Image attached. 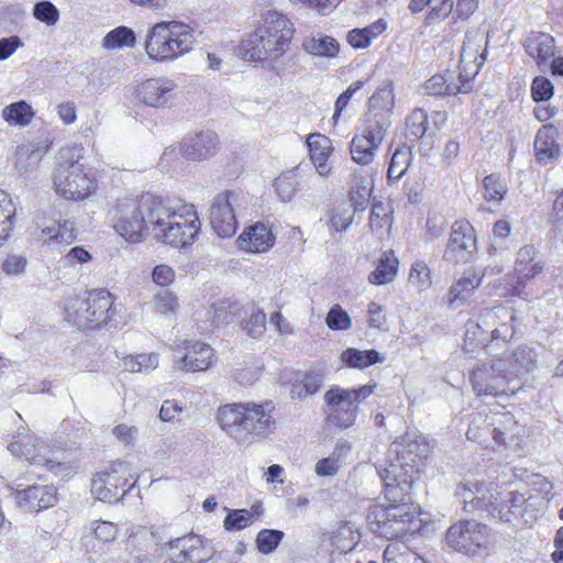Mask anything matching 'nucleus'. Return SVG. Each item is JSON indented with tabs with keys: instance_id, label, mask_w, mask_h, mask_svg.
Instances as JSON below:
<instances>
[{
	"instance_id": "34",
	"label": "nucleus",
	"mask_w": 563,
	"mask_h": 563,
	"mask_svg": "<svg viewBox=\"0 0 563 563\" xmlns=\"http://www.w3.org/2000/svg\"><path fill=\"white\" fill-rule=\"evenodd\" d=\"M373 186L374 181L372 175L363 173L362 170H355L353 173L349 196L354 212L364 211L366 209Z\"/></svg>"
},
{
	"instance_id": "56",
	"label": "nucleus",
	"mask_w": 563,
	"mask_h": 563,
	"mask_svg": "<svg viewBox=\"0 0 563 563\" xmlns=\"http://www.w3.org/2000/svg\"><path fill=\"white\" fill-rule=\"evenodd\" d=\"M153 303L156 312L164 316L175 313L178 308L176 295L166 288H162L154 295Z\"/></svg>"
},
{
	"instance_id": "27",
	"label": "nucleus",
	"mask_w": 563,
	"mask_h": 563,
	"mask_svg": "<svg viewBox=\"0 0 563 563\" xmlns=\"http://www.w3.org/2000/svg\"><path fill=\"white\" fill-rule=\"evenodd\" d=\"M522 45L526 53L537 63L539 69L544 71L555 54L554 37L544 32L531 31L525 37Z\"/></svg>"
},
{
	"instance_id": "42",
	"label": "nucleus",
	"mask_w": 563,
	"mask_h": 563,
	"mask_svg": "<svg viewBox=\"0 0 563 563\" xmlns=\"http://www.w3.org/2000/svg\"><path fill=\"white\" fill-rule=\"evenodd\" d=\"M323 383V376L320 372H306L291 386L290 394L292 398L303 399L316 394Z\"/></svg>"
},
{
	"instance_id": "9",
	"label": "nucleus",
	"mask_w": 563,
	"mask_h": 563,
	"mask_svg": "<svg viewBox=\"0 0 563 563\" xmlns=\"http://www.w3.org/2000/svg\"><path fill=\"white\" fill-rule=\"evenodd\" d=\"M445 541L454 551L474 556L486 548L488 528L474 520H461L448 529Z\"/></svg>"
},
{
	"instance_id": "17",
	"label": "nucleus",
	"mask_w": 563,
	"mask_h": 563,
	"mask_svg": "<svg viewBox=\"0 0 563 563\" xmlns=\"http://www.w3.org/2000/svg\"><path fill=\"white\" fill-rule=\"evenodd\" d=\"M387 132L377 124L366 125L361 134L353 136L350 144V153L353 162L358 165L367 166L376 157L379 146L383 144Z\"/></svg>"
},
{
	"instance_id": "43",
	"label": "nucleus",
	"mask_w": 563,
	"mask_h": 563,
	"mask_svg": "<svg viewBox=\"0 0 563 563\" xmlns=\"http://www.w3.org/2000/svg\"><path fill=\"white\" fill-rule=\"evenodd\" d=\"M341 360L350 367L365 368L369 365L383 362L384 356L376 350L360 351L354 347H349L342 352Z\"/></svg>"
},
{
	"instance_id": "64",
	"label": "nucleus",
	"mask_w": 563,
	"mask_h": 563,
	"mask_svg": "<svg viewBox=\"0 0 563 563\" xmlns=\"http://www.w3.org/2000/svg\"><path fill=\"white\" fill-rule=\"evenodd\" d=\"M424 89L431 96H450L451 84L442 75H434L426 81Z\"/></svg>"
},
{
	"instance_id": "26",
	"label": "nucleus",
	"mask_w": 563,
	"mask_h": 563,
	"mask_svg": "<svg viewBox=\"0 0 563 563\" xmlns=\"http://www.w3.org/2000/svg\"><path fill=\"white\" fill-rule=\"evenodd\" d=\"M492 439L497 446H518L523 435V427L520 426L510 412L492 413Z\"/></svg>"
},
{
	"instance_id": "5",
	"label": "nucleus",
	"mask_w": 563,
	"mask_h": 563,
	"mask_svg": "<svg viewBox=\"0 0 563 563\" xmlns=\"http://www.w3.org/2000/svg\"><path fill=\"white\" fill-rule=\"evenodd\" d=\"M84 147L77 144L62 147L53 173L56 194L67 200H84L96 189V181L80 163Z\"/></svg>"
},
{
	"instance_id": "38",
	"label": "nucleus",
	"mask_w": 563,
	"mask_h": 563,
	"mask_svg": "<svg viewBox=\"0 0 563 563\" xmlns=\"http://www.w3.org/2000/svg\"><path fill=\"white\" fill-rule=\"evenodd\" d=\"M367 519L371 523H376L378 532L387 538H397L404 533L402 528L393 527L388 504L372 506L367 514Z\"/></svg>"
},
{
	"instance_id": "40",
	"label": "nucleus",
	"mask_w": 563,
	"mask_h": 563,
	"mask_svg": "<svg viewBox=\"0 0 563 563\" xmlns=\"http://www.w3.org/2000/svg\"><path fill=\"white\" fill-rule=\"evenodd\" d=\"M492 415L487 416L482 412L472 415V419L466 431V438L471 441L488 446V438L492 437Z\"/></svg>"
},
{
	"instance_id": "10",
	"label": "nucleus",
	"mask_w": 563,
	"mask_h": 563,
	"mask_svg": "<svg viewBox=\"0 0 563 563\" xmlns=\"http://www.w3.org/2000/svg\"><path fill=\"white\" fill-rule=\"evenodd\" d=\"M498 357L492 358L488 362H478L472 371L471 382L474 391L478 396H494L498 397L507 395L508 391L515 393V388H510V378L500 368L504 366L496 365Z\"/></svg>"
},
{
	"instance_id": "39",
	"label": "nucleus",
	"mask_w": 563,
	"mask_h": 563,
	"mask_svg": "<svg viewBox=\"0 0 563 563\" xmlns=\"http://www.w3.org/2000/svg\"><path fill=\"white\" fill-rule=\"evenodd\" d=\"M398 260L391 253H384L376 268L368 275V282L373 285H386L393 282L397 275Z\"/></svg>"
},
{
	"instance_id": "19",
	"label": "nucleus",
	"mask_w": 563,
	"mask_h": 563,
	"mask_svg": "<svg viewBox=\"0 0 563 563\" xmlns=\"http://www.w3.org/2000/svg\"><path fill=\"white\" fill-rule=\"evenodd\" d=\"M537 351L527 344H521L510 353H504L498 357L496 365L504 366L500 371L507 373L512 382L533 372L537 368Z\"/></svg>"
},
{
	"instance_id": "62",
	"label": "nucleus",
	"mask_w": 563,
	"mask_h": 563,
	"mask_svg": "<svg viewBox=\"0 0 563 563\" xmlns=\"http://www.w3.org/2000/svg\"><path fill=\"white\" fill-rule=\"evenodd\" d=\"M364 86L363 80L353 81L345 91H343L336 99L334 104V113L332 119L336 122L341 112L347 107L350 100L355 96L357 91Z\"/></svg>"
},
{
	"instance_id": "63",
	"label": "nucleus",
	"mask_w": 563,
	"mask_h": 563,
	"mask_svg": "<svg viewBox=\"0 0 563 563\" xmlns=\"http://www.w3.org/2000/svg\"><path fill=\"white\" fill-rule=\"evenodd\" d=\"M353 221V216L349 212L345 206H338L333 209L330 218V225L336 231L341 232L346 230Z\"/></svg>"
},
{
	"instance_id": "21",
	"label": "nucleus",
	"mask_w": 563,
	"mask_h": 563,
	"mask_svg": "<svg viewBox=\"0 0 563 563\" xmlns=\"http://www.w3.org/2000/svg\"><path fill=\"white\" fill-rule=\"evenodd\" d=\"M483 322L490 329L489 343L494 341L508 342L516 334L517 317L512 309L495 307L483 312Z\"/></svg>"
},
{
	"instance_id": "32",
	"label": "nucleus",
	"mask_w": 563,
	"mask_h": 563,
	"mask_svg": "<svg viewBox=\"0 0 563 563\" xmlns=\"http://www.w3.org/2000/svg\"><path fill=\"white\" fill-rule=\"evenodd\" d=\"M558 130L551 124L543 125L534 140V154L541 164L555 161L560 155V146L556 143Z\"/></svg>"
},
{
	"instance_id": "44",
	"label": "nucleus",
	"mask_w": 563,
	"mask_h": 563,
	"mask_svg": "<svg viewBox=\"0 0 563 563\" xmlns=\"http://www.w3.org/2000/svg\"><path fill=\"white\" fill-rule=\"evenodd\" d=\"M456 494L461 497L464 509L467 512H472L476 509L486 508L490 510L492 503H495L493 500V494H489V496L483 495H475L472 482L462 483Z\"/></svg>"
},
{
	"instance_id": "23",
	"label": "nucleus",
	"mask_w": 563,
	"mask_h": 563,
	"mask_svg": "<svg viewBox=\"0 0 563 563\" xmlns=\"http://www.w3.org/2000/svg\"><path fill=\"white\" fill-rule=\"evenodd\" d=\"M169 548L179 550L176 560L180 563H206L213 556V550L208 541L197 534L172 540Z\"/></svg>"
},
{
	"instance_id": "15",
	"label": "nucleus",
	"mask_w": 563,
	"mask_h": 563,
	"mask_svg": "<svg viewBox=\"0 0 563 563\" xmlns=\"http://www.w3.org/2000/svg\"><path fill=\"white\" fill-rule=\"evenodd\" d=\"M382 478L385 484L384 493L388 504L410 503L413 484V473L402 470V463H390Z\"/></svg>"
},
{
	"instance_id": "29",
	"label": "nucleus",
	"mask_w": 563,
	"mask_h": 563,
	"mask_svg": "<svg viewBox=\"0 0 563 563\" xmlns=\"http://www.w3.org/2000/svg\"><path fill=\"white\" fill-rule=\"evenodd\" d=\"M484 274L475 269H467L461 278L452 284L449 290L448 306L457 309L465 305L473 296L475 289L482 284Z\"/></svg>"
},
{
	"instance_id": "33",
	"label": "nucleus",
	"mask_w": 563,
	"mask_h": 563,
	"mask_svg": "<svg viewBox=\"0 0 563 563\" xmlns=\"http://www.w3.org/2000/svg\"><path fill=\"white\" fill-rule=\"evenodd\" d=\"M307 145L317 173L322 177L329 176L331 167L327 162L332 152L331 140L322 134H310L307 139Z\"/></svg>"
},
{
	"instance_id": "11",
	"label": "nucleus",
	"mask_w": 563,
	"mask_h": 563,
	"mask_svg": "<svg viewBox=\"0 0 563 563\" xmlns=\"http://www.w3.org/2000/svg\"><path fill=\"white\" fill-rule=\"evenodd\" d=\"M177 95V84L166 77H153L137 84L135 98L146 107L165 109L170 107Z\"/></svg>"
},
{
	"instance_id": "8",
	"label": "nucleus",
	"mask_w": 563,
	"mask_h": 563,
	"mask_svg": "<svg viewBox=\"0 0 563 563\" xmlns=\"http://www.w3.org/2000/svg\"><path fill=\"white\" fill-rule=\"evenodd\" d=\"M111 294L104 289L89 292L85 299L73 298L65 308L66 318L78 328L100 325L111 318Z\"/></svg>"
},
{
	"instance_id": "45",
	"label": "nucleus",
	"mask_w": 563,
	"mask_h": 563,
	"mask_svg": "<svg viewBox=\"0 0 563 563\" xmlns=\"http://www.w3.org/2000/svg\"><path fill=\"white\" fill-rule=\"evenodd\" d=\"M34 117L32 107L23 101H16L2 109V118L9 125L26 126Z\"/></svg>"
},
{
	"instance_id": "54",
	"label": "nucleus",
	"mask_w": 563,
	"mask_h": 563,
	"mask_svg": "<svg viewBox=\"0 0 563 563\" xmlns=\"http://www.w3.org/2000/svg\"><path fill=\"white\" fill-rule=\"evenodd\" d=\"M389 208L378 201L373 203L369 214V227L373 232L382 233L385 229L390 227Z\"/></svg>"
},
{
	"instance_id": "37",
	"label": "nucleus",
	"mask_w": 563,
	"mask_h": 563,
	"mask_svg": "<svg viewBox=\"0 0 563 563\" xmlns=\"http://www.w3.org/2000/svg\"><path fill=\"white\" fill-rule=\"evenodd\" d=\"M41 239L44 243H71L75 240L74 223L65 221L48 220L41 224Z\"/></svg>"
},
{
	"instance_id": "31",
	"label": "nucleus",
	"mask_w": 563,
	"mask_h": 563,
	"mask_svg": "<svg viewBox=\"0 0 563 563\" xmlns=\"http://www.w3.org/2000/svg\"><path fill=\"white\" fill-rule=\"evenodd\" d=\"M488 37L481 29L467 31L461 51V62L474 63L481 67L486 59Z\"/></svg>"
},
{
	"instance_id": "60",
	"label": "nucleus",
	"mask_w": 563,
	"mask_h": 563,
	"mask_svg": "<svg viewBox=\"0 0 563 563\" xmlns=\"http://www.w3.org/2000/svg\"><path fill=\"white\" fill-rule=\"evenodd\" d=\"M244 330L253 338L261 336L266 330V316L258 309H253L244 322Z\"/></svg>"
},
{
	"instance_id": "28",
	"label": "nucleus",
	"mask_w": 563,
	"mask_h": 563,
	"mask_svg": "<svg viewBox=\"0 0 563 563\" xmlns=\"http://www.w3.org/2000/svg\"><path fill=\"white\" fill-rule=\"evenodd\" d=\"M238 244L241 250L264 253L275 244V235L265 223L256 222L240 234Z\"/></svg>"
},
{
	"instance_id": "55",
	"label": "nucleus",
	"mask_w": 563,
	"mask_h": 563,
	"mask_svg": "<svg viewBox=\"0 0 563 563\" xmlns=\"http://www.w3.org/2000/svg\"><path fill=\"white\" fill-rule=\"evenodd\" d=\"M33 16L47 26H54L59 20V11L53 2L43 0L34 4Z\"/></svg>"
},
{
	"instance_id": "47",
	"label": "nucleus",
	"mask_w": 563,
	"mask_h": 563,
	"mask_svg": "<svg viewBox=\"0 0 563 563\" xmlns=\"http://www.w3.org/2000/svg\"><path fill=\"white\" fill-rule=\"evenodd\" d=\"M428 128L427 112L417 108L406 119L405 135L409 141L417 142L426 135Z\"/></svg>"
},
{
	"instance_id": "41",
	"label": "nucleus",
	"mask_w": 563,
	"mask_h": 563,
	"mask_svg": "<svg viewBox=\"0 0 563 563\" xmlns=\"http://www.w3.org/2000/svg\"><path fill=\"white\" fill-rule=\"evenodd\" d=\"M303 49L316 56L334 57L339 53V43L328 35L309 36L302 42Z\"/></svg>"
},
{
	"instance_id": "4",
	"label": "nucleus",
	"mask_w": 563,
	"mask_h": 563,
	"mask_svg": "<svg viewBox=\"0 0 563 563\" xmlns=\"http://www.w3.org/2000/svg\"><path fill=\"white\" fill-rule=\"evenodd\" d=\"M159 209L166 212L159 214L158 224L153 225L155 238L175 247L192 243L201 225L194 205L162 197Z\"/></svg>"
},
{
	"instance_id": "20",
	"label": "nucleus",
	"mask_w": 563,
	"mask_h": 563,
	"mask_svg": "<svg viewBox=\"0 0 563 563\" xmlns=\"http://www.w3.org/2000/svg\"><path fill=\"white\" fill-rule=\"evenodd\" d=\"M395 104V96L390 85L378 88L367 101L366 125L382 126V130H388L390 125V114Z\"/></svg>"
},
{
	"instance_id": "6",
	"label": "nucleus",
	"mask_w": 563,
	"mask_h": 563,
	"mask_svg": "<svg viewBox=\"0 0 563 563\" xmlns=\"http://www.w3.org/2000/svg\"><path fill=\"white\" fill-rule=\"evenodd\" d=\"M194 44L195 36L189 25L179 21H163L151 27L145 51L150 58L166 62L190 52Z\"/></svg>"
},
{
	"instance_id": "16",
	"label": "nucleus",
	"mask_w": 563,
	"mask_h": 563,
	"mask_svg": "<svg viewBox=\"0 0 563 563\" xmlns=\"http://www.w3.org/2000/svg\"><path fill=\"white\" fill-rule=\"evenodd\" d=\"M128 471L124 462L115 461L109 471L98 473L91 481V494L101 501L119 499V489L128 482L123 474Z\"/></svg>"
},
{
	"instance_id": "2",
	"label": "nucleus",
	"mask_w": 563,
	"mask_h": 563,
	"mask_svg": "<svg viewBox=\"0 0 563 563\" xmlns=\"http://www.w3.org/2000/svg\"><path fill=\"white\" fill-rule=\"evenodd\" d=\"M161 200L152 192L119 199L110 211L115 232L129 242H141L148 229L158 224L159 214L166 212L159 209Z\"/></svg>"
},
{
	"instance_id": "52",
	"label": "nucleus",
	"mask_w": 563,
	"mask_h": 563,
	"mask_svg": "<svg viewBox=\"0 0 563 563\" xmlns=\"http://www.w3.org/2000/svg\"><path fill=\"white\" fill-rule=\"evenodd\" d=\"M284 538V532L276 529H262L255 539L257 550L263 554L273 553Z\"/></svg>"
},
{
	"instance_id": "36",
	"label": "nucleus",
	"mask_w": 563,
	"mask_h": 563,
	"mask_svg": "<svg viewBox=\"0 0 563 563\" xmlns=\"http://www.w3.org/2000/svg\"><path fill=\"white\" fill-rule=\"evenodd\" d=\"M483 312L476 319H471L465 324L464 349L473 352L474 347H486L489 344L490 329L483 322Z\"/></svg>"
},
{
	"instance_id": "7",
	"label": "nucleus",
	"mask_w": 563,
	"mask_h": 563,
	"mask_svg": "<svg viewBox=\"0 0 563 563\" xmlns=\"http://www.w3.org/2000/svg\"><path fill=\"white\" fill-rule=\"evenodd\" d=\"M375 385H364L357 389H344L332 386L324 394L328 406V420L338 427L347 428L353 424L358 412L360 404L375 389Z\"/></svg>"
},
{
	"instance_id": "22",
	"label": "nucleus",
	"mask_w": 563,
	"mask_h": 563,
	"mask_svg": "<svg viewBox=\"0 0 563 563\" xmlns=\"http://www.w3.org/2000/svg\"><path fill=\"white\" fill-rule=\"evenodd\" d=\"M218 135L210 130L186 135L180 143L181 155L190 161H203L217 154Z\"/></svg>"
},
{
	"instance_id": "53",
	"label": "nucleus",
	"mask_w": 563,
	"mask_h": 563,
	"mask_svg": "<svg viewBox=\"0 0 563 563\" xmlns=\"http://www.w3.org/2000/svg\"><path fill=\"white\" fill-rule=\"evenodd\" d=\"M41 159L38 148L32 144L19 146L15 154V167L21 173H25L30 167H34Z\"/></svg>"
},
{
	"instance_id": "30",
	"label": "nucleus",
	"mask_w": 563,
	"mask_h": 563,
	"mask_svg": "<svg viewBox=\"0 0 563 563\" xmlns=\"http://www.w3.org/2000/svg\"><path fill=\"white\" fill-rule=\"evenodd\" d=\"M214 358L213 349L202 342H194L187 346L186 354L179 360V368L187 372H200L208 369Z\"/></svg>"
},
{
	"instance_id": "24",
	"label": "nucleus",
	"mask_w": 563,
	"mask_h": 563,
	"mask_svg": "<svg viewBox=\"0 0 563 563\" xmlns=\"http://www.w3.org/2000/svg\"><path fill=\"white\" fill-rule=\"evenodd\" d=\"M395 444L401 446L397 450L398 457L395 463H402V470H408L410 473L415 472L413 464L418 460L427 459L431 452V446L426 438L415 432H407Z\"/></svg>"
},
{
	"instance_id": "14",
	"label": "nucleus",
	"mask_w": 563,
	"mask_h": 563,
	"mask_svg": "<svg viewBox=\"0 0 563 563\" xmlns=\"http://www.w3.org/2000/svg\"><path fill=\"white\" fill-rule=\"evenodd\" d=\"M8 449L14 456L24 457L34 465H43L51 472L58 473L62 467L60 462L42 454V451L46 449L45 445L36 443L35 437L25 430L18 431L13 435V441L8 445Z\"/></svg>"
},
{
	"instance_id": "35",
	"label": "nucleus",
	"mask_w": 563,
	"mask_h": 563,
	"mask_svg": "<svg viewBox=\"0 0 563 563\" xmlns=\"http://www.w3.org/2000/svg\"><path fill=\"white\" fill-rule=\"evenodd\" d=\"M490 511H497L500 520L509 522L511 517L518 514L523 506L526 498L518 492H500L493 494Z\"/></svg>"
},
{
	"instance_id": "13",
	"label": "nucleus",
	"mask_w": 563,
	"mask_h": 563,
	"mask_svg": "<svg viewBox=\"0 0 563 563\" xmlns=\"http://www.w3.org/2000/svg\"><path fill=\"white\" fill-rule=\"evenodd\" d=\"M239 195L234 191H225L214 197L210 208V223L213 231L220 238L232 236L238 228L235 207Z\"/></svg>"
},
{
	"instance_id": "58",
	"label": "nucleus",
	"mask_w": 563,
	"mask_h": 563,
	"mask_svg": "<svg viewBox=\"0 0 563 563\" xmlns=\"http://www.w3.org/2000/svg\"><path fill=\"white\" fill-rule=\"evenodd\" d=\"M253 514L247 509L230 510L224 518L223 526L227 530H242L253 522Z\"/></svg>"
},
{
	"instance_id": "12",
	"label": "nucleus",
	"mask_w": 563,
	"mask_h": 563,
	"mask_svg": "<svg viewBox=\"0 0 563 563\" xmlns=\"http://www.w3.org/2000/svg\"><path fill=\"white\" fill-rule=\"evenodd\" d=\"M476 251V236L472 224L465 221H455L451 228L443 260L451 264L466 263Z\"/></svg>"
},
{
	"instance_id": "18",
	"label": "nucleus",
	"mask_w": 563,
	"mask_h": 563,
	"mask_svg": "<svg viewBox=\"0 0 563 563\" xmlns=\"http://www.w3.org/2000/svg\"><path fill=\"white\" fill-rule=\"evenodd\" d=\"M537 249L531 244L523 245L518 250L514 266L517 277V284L512 288L515 296L522 297L527 283L543 272L544 263L537 260Z\"/></svg>"
},
{
	"instance_id": "59",
	"label": "nucleus",
	"mask_w": 563,
	"mask_h": 563,
	"mask_svg": "<svg viewBox=\"0 0 563 563\" xmlns=\"http://www.w3.org/2000/svg\"><path fill=\"white\" fill-rule=\"evenodd\" d=\"M325 323L331 330L335 331L349 330L352 327L349 313L340 305L331 307L327 314Z\"/></svg>"
},
{
	"instance_id": "48",
	"label": "nucleus",
	"mask_w": 563,
	"mask_h": 563,
	"mask_svg": "<svg viewBox=\"0 0 563 563\" xmlns=\"http://www.w3.org/2000/svg\"><path fill=\"white\" fill-rule=\"evenodd\" d=\"M484 199L499 205L506 194L507 186L499 175L490 174L483 179Z\"/></svg>"
},
{
	"instance_id": "46",
	"label": "nucleus",
	"mask_w": 563,
	"mask_h": 563,
	"mask_svg": "<svg viewBox=\"0 0 563 563\" xmlns=\"http://www.w3.org/2000/svg\"><path fill=\"white\" fill-rule=\"evenodd\" d=\"M412 158L411 148L408 145L399 146L391 155L388 170H387V179L388 181L400 179L408 167L410 166Z\"/></svg>"
},
{
	"instance_id": "3",
	"label": "nucleus",
	"mask_w": 563,
	"mask_h": 563,
	"mask_svg": "<svg viewBox=\"0 0 563 563\" xmlns=\"http://www.w3.org/2000/svg\"><path fill=\"white\" fill-rule=\"evenodd\" d=\"M269 402H233L220 406L216 419L221 429L240 441L267 437L275 428Z\"/></svg>"
},
{
	"instance_id": "57",
	"label": "nucleus",
	"mask_w": 563,
	"mask_h": 563,
	"mask_svg": "<svg viewBox=\"0 0 563 563\" xmlns=\"http://www.w3.org/2000/svg\"><path fill=\"white\" fill-rule=\"evenodd\" d=\"M409 283L417 287L419 291L424 290L431 286V272L424 262L417 261L411 265Z\"/></svg>"
},
{
	"instance_id": "61",
	"label": "nucleus",
	"mask_w": 563,
	"mask_h": 563,
	"mask_svg": "<svg viewBox=\"0 0 563 563\" xmlns=\"http://www.w3.org/2000/svg\"><path fill=\"white\" fill-rule=\"evenodd\" d=\"M553 84L543 76H537L531 84V96L534 101H547L553 96Z\"/></svg>"
},
{
	"instance_id": "50",
	"label": "nucleus",
	"mask_w": 563,
	"mask_h": 563,
	"mask_svg": "<svg viewBox=\"0 0 563 563\" xmlns=\"http://www.w3.org/2000/svg\"><path fill=\"white\" fill-rule=\"evenodd\" d=\"M389 517L394 528H402L406 531V525L411 522L416 516V510L411 503L388 504Z\"/></svg>"
},
{
	"instance_id": "1",
	"label": "nucleus",
	"mask_w": 563,
	"mask_h": 563,
	"mask_svg": "<svg viewBox=\"0 0 563 563\" xmlns=\"http://www.w3.org/2000/svg\"><path fill=\"white\" fill-rule=\"evenodd\" d=\"M294 33V23L287 15L268 10L262 23L243 38L241 54L250 60L278 58L289 49Z\"/></svg>"
},
{
	"instance_id": "25",
	"label": "nucleus",
	"mask_w": 563,
	"mask_h": 563,
	"mask_svg": "<svg viewBox=\"0 0 563 563\" xmlns=\"http://www.w3.org/2000/svg\"><path fill=\"white\" fill-rule=\"evenodd\" d=\"M14 499L20 508L35 512L53 507L57 501L56 489L51 485H31L15 490Z\"/></svg>"
},
{
	"instance_id": "51",
	"label": "nucleus",
	"mask_w": 563,
	"mask_h": 563,
	"mask_svg": "<svg viewBox=\"0 0 563 563\" xmlns=\"http://www.w3.org/2000/svg\"><path fill=\"white\" fill-rule=\"evenodd\" d=\"M298 180L292 172L278 176L273 184L276 195L283 202L290 201L297 190Z\"/></svg>"
},
{
	"instance_id": "49",
	"label": "nucleus",
	"mask_w": 563,
	"mask_h": 563,
	"mask_svg": "<svg viewBox=\"0 0 563 563\" xmlns=\"http://www.w3.org/2000/svg\"><path fill=\"white\" fill-rule=\"evenodd\" d=\"M103 46L106 48H120L123 46H133L135 43L134 32L126 26H119L110 31L103 37Z\"/></svg>"
}]
</instances>
